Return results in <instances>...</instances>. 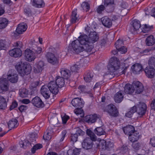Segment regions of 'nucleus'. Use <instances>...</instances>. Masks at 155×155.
I'll use <instances>...</instances> for the list:
<instances>
[{"label":"nucleus","instance_id":"f3484780","mask_svg":"<svg viewBox=\"0 0 155 155\" xmlns=\"http://www.w3.org/2000/svg\"><path fill=\"white\" fill-rule=\"evenodd\" d=\"M131 24L133 28L134 33H139L140 32L139 28L141 27V25L139 21L134 19L131 22Z\"/></svg>","mask_w":155,"mask_h":155},{"label":"nucleus","instance_id":"2f4dec72","mask_svg":"<svg viewBox=\"0 0 155 155\" xmlns=\"http://www.w3.org/2000/svg\"><path fill=\"white\" fill-rule=\"evenodd\" d=\"M60 72L61 76L64 77L65 79H68L70 77L71 75V72L68 69L62 68L61 69Z\"/></svg>","mask_w":155,"mask_h":155},{"label":"nucleus","instance_id":"864d4df0","mask_svg":"<svg viewBox=\"0 0 155 155\" xmlns=\"http://www.w3.org/2000/svg\"><path fill=\"white\" fill-rule=\"evenodd\" d=\"M105 6L101 5L97 7L96 11L98 14H101L105 9Z\"/></svg>","mask_w":155,"mask_h":155},{"label":"nucleus","instance_id":"f03ea898","mask_svg":"<svg viewBox=\"0 0 155 155\" xmlns=\"http://www.w3.org/2000/svg\"><path fill=\"white\" fill-rule=\"evenodd\" d=\"M108 70L114 74L120 75L124 74L125 70L120 68V62L117 58L115 57L110 58L107 65Z\"/></svg>","mask_w":155,"mask_h":155},{"label":"nucleus","instance_id":"79ce46f5","mask_svg":"<svg viewBox=\"0 0 155 155\" xmlns=\"http://www.w3.org/2000/svg\"><path fill=\"white\" fill-rule=\"evenodd\" d=\"M136 112V106H134L132 107L125 114V116L129 118H131L133 115V114Z\"/></svg>","mask_w":155,"mask_h":155},{"label":"nucleus","instance_id":"c03bdc74","mask_svg":"<svg viewBox=\"0 0 155 155\" xmlns=\"http://www.w3.org/2000/svg\"><path fill=\"white\" fill-rule=\"evenodd\" d=\"M149 67L155 68V57L151 56L148 60Z\"/></svg>","mask_w":155,"mask_h":155},{"label":"nucleus","instance_id":"c756f323","mask_svg":"<svg viewBox=\"0 0 155 155\" xmlns=\"http://www.w3.org/2000/svg\"><path fill=\"white\" fill-rule=\"evenodd\" d=\"M124 133L129 136L135 130L134 127L132 125H128L123 128Z\"/></svg>","mask_w":155,"mask_h":155},{"label":"nucleus","instance_id":"c9c22d12","mask_svg":"<svg viewBox=\"0 0 155 155\" xmlns=\"http://www.w3.org/2000/svg\"><path fill=\"white\" fill-rule=\"evenodd\" d=\"M125 92L129 94H132L134 92L135 89L133 85L130 84H126L124 88Z\"/></svg>","mask_w":155,"mask_h":155},{"label":"nucleus","instance_id":"0e129e2a","mask_svg":"<svg viewBox=\"0 0 155 155\" xmlns=\"http://www.w3.org/2000/svg\"><path fill=\"white\" fill-rule=\"evenodd\" d=\"M37 135L35 133H32L30 135V140L32 142L35 141L37 137Z\"/></svg>","mask_w":155,"mask_h":155},{"label":"nucleus","instance_id":"a19ab883","mask_svg":"<svg viewBox=\"0 0 155 155\" xmlns=\"http://www.w3.org/2000/svg\"><path fill=\"white\" fill-rule=\"evenodd\" d=\"M80 149L75 148L73 150H69L67 152L68 155H79L81 151Z\"/></svg>","mask_w":155,"mask_h":155},{"label":"nucleus","instance_id":"e433bc0d","mask_svg":"<svg viewBox=\"0 0 155 155\" xmlns=\"http://www.w3.org/2000/svg\"><path fill=\"white\" fill-rule=\"evenodd\" d=\"M124 96L121 91L117 92L114 96V100L116 102L120 103L123 100Z\"/></svg>","mask_w":155,"mask_h":155},{"label":"nucleus","instance_id":"3c124183","mask_svg":"<svg viewBox=\"0 0 155 155\" xmlns=\"http://www.w3.org/2000/svg\"><path fill=\"white\" fill-rule=\"evenodd\" d=\"M30 144V143L27 140H25L24 141H21L19 142L20 147L24 149L26 148L27 146H28Z\"/></svg>","mask_w":155,"mask_h":155},{"label":"nucleus","instance_id":"4d7b16f0","mask_svg":"<svg viewBox=\"0 0 155 155\" xmlns=\"http://www.w3.org/2000/svg\"><path fill=\"white\" fill-rule=\"evenodd\" d=\"M78 135L77 134H72L71 136V141L73 143L76 142L78 140Z\"/></svg>","mask_w":155,"mask_h":155},{"label":"nucleus","instance_id":"1a4fd4ad","mask_svg":"<svg viewBox=\"0 0 155 155\" xmlns=\"http://www.w3.org/2000/svg\"><path fill=\"white\" fill-rule=\"evenodd\" d=\"M98 145L102 149L110 150L113 148L114 144L110 141L106 142L105 140H103L99 142Z\"/></svg>","mask_w":155,"mask_h":155},{"label":"nucleus","instance_id":"49530a36","mask_svg":"<svg viewBox=\"0 0 155 155\" xmlns=\"http://www.w3.org/2000/svg\"><path fill=\"white\" fill-rule=\"evenodd\" d=\"M81 7L83 10L86 12L88 11L90 9V4L87 2H83L81 4Z\"/></svg>","mask_w":155,"mask_h":155},{"label":"nucleus","instance_id":"72a5a7b5","mask_svg":"<svg viewBox=\"0 0 155 155\" xmlns=\"http://www.w3.org/2000/svg\"><path fill=\"white\" fill-rule=\"evenodd\" d=\"M33 5L36 7L40 8L44 7L45 3L43 0H33Z\"/></svg>","mask_w":155,"mask_h":155},{"label":"nucleus","instance_id":"680f3d73","mask_svg":"<svg viewBox=\"0 0 155 155\" xmlns=\"http://www.w3.org/2000/svg\"><path fill=\"white\" fill-rule=\"evenodd\" d=\"M28 108V107L26 105H22L18 107V109L21 112L24 111Z\"/></svg>","mask_w":155,"mask_h":155},{"label":"nucleus","instance_id":"7c9ffc66","mask_svg":"<svg viewBox=\"0 0 155 155\" xmlns=\"http://www.w3.org/2000/svg\"><path fill=\"white\" fill-rule=\"evenodd\" d=\"M145 42L147 46H152L155 43V38L153 35H150L146 38Z\"/></svg>","mask_w":155,"mask_h":155},{"label":"nucleus","instance_id":"4c0bfd02","mask_svg":"<svg viewBox=\"0 0 155 155\" xmlns=\"http://www.w3.org/2000/svg\"><path fill=\"white\" fill-rule=\"evenodd\" d=\"M55 82L57 84L59 88H61L64 86L65 82L64 79L59 76H57L56 77Z\"/></svg>","mask_w":155,"mask_h":155},{"label":"nucleus","instance_id":"6e6552de","mask_svg":"<svg viewBox=\"0 0 155 155\" xmlns=\"http://www.w3.org/2000/svg\"><path fill=\"white\" fill-rule=\"evenodd\" d=\"M105 111L107 112L111 116L116 117L118 116V112L116 107L113 104H110L107 106Z\"/></svg>","mask_w":155,"mask_h":155},{"label":"nucleus","instance_id":"7ed1b4c3","mask_svg":"<svg viewBox=\"0 0 155 155\" xmlns=\"http://www.w3.org/2000/svg\"><path fill=\"white\" fill-rule=\"evenodd\" d=\"M81 37L86 36L87 38L85 39V50L87 52H91L94 47V43L97 41L99 39V36L97 33L94 31L89 34L88 37L85 34L81 35Z\"/></svg>","mask_w":155,"mask_h":155},{"label":"nucleus","instance_id":"58836bf2","mask_svg":"<svg viewBox=\"0 0 155 155\" xmlns=\"http://www.w3.org/2000/svg\"><path fill=\"white\" fill-rule=\"evenodd\" d=\"M94 132L95 134L98 136H101L105 134V132L101 127H98L94 130Z\"/></svg>","mask_w":155,"mask_h":155},{"label":"nucleus","instance_id":"8fccbe9b","mask_svg":"<svg viewBox=\"0 0 155 155\" xmlns=\"http://www.w3.org/2000/svg\"><path fill=\"white\" fill-rule=\"evenodd\" d=\"M81 66L79 63L75 64L71 66V70L72 72H78L80 69Z\"/></svg>","mask_w":155,"mask_h":155},{"label":"nucleus","instance_id":"de8ad7c7","mask_svg":"<svg viewBox=\"0 0 155 155\" xmlns=\"http://www.w3.org/2000/svg\"><path fill=\"white\" fill-rule=\"evenodd\" d=\"M51 131H49L48 128L47 130V132L45 133L43 136V138L45 140H49L51 138Z\"/></svg>","mask_w":155,"mask_h":155},{"label":"nucleus","instance_id":"393cba45","mask_svg":"<svg viewBox=\"0 0 155 155\" xmlns=\"http://www.w3.org/2000/svg\"><path fill=\"white\" fill-rule=\"evenodd\" d=\"M140 136L139 132L134 130L129 136V139L131 142H136L139 140Z\"/></svg>","mask_w":155,"mask_h":155},{"label":"nucleus","instance_id":"f8f14e48","mask_svg":"<svg viewBox=\"0 0 155 155\" xmlns=\"http://www.w3.org/2000/svg\"><path fill=\"white\" fill-rule=\"evenodd\" d=\"M12 71H8L7 74V80L12 83H15L18 82V75L16 73L12 72Z\"/></svg>","mask_w":155,"mask_h":155},{"label":"nucleus","instance_id":"9d476101","mask_svg":"<svg viewBox=\"0 0 155 155\" xmlns=\"http://www.w3.org/2000/svg\"><path fill=\"white\" fill-rule=\"evenodd\" d=\"M45 57L48 62L53 64L55 65L58 63V59L53 54L48 52L46 53Z\"/></svg>","mask_w":155,"mask_h":155},{"label":"nucleus","instance_id":"2eb2a0df","mask_svg":"<svg viewBox=\"0 0 155 155\" xmlns=\"http://www.w3.org/2000/svg\"><path fill=\"white\" fill-rule=\"evenodd\" d=\"M41 94L46 99L49 98L51 94V92L47 85L42 86L41 89Z\"/></svg>","mask_w":155,"mask_h":155},{"label":"nucleus","instance_id":"423d86ee","mask_svg":"<svg viewBox=\"0 0 155 155\" xmlns=\"http://www.w3.org/2000/svg\"><path fill=\"white\" fill-rule=\"evenodd\" d=\"M136 106V112L140 117H142L146 114L147 110V105L144 103H140Z\"/></svg>","mask_w":155,"mask_h":155},{"label":"nucleus","instance_id":"6e6d98bb","mask_svg":"<svg viewBox=\"0 0 155 155\" xmlns=\"http://www.w3.org/2000/svg\"><path fill=\"white\" fill-rule=\"evenodd\" d=\"M132 142V146L133 148L136 150H139L140 146V144L138 142Z\"/></svg>","mask_w":155,"mask_h":155},{"label":"nucleus","instance_id":"0eeeda50","mask_svg":"<svg viewBox=\"0 0 155 155\" xmlns=\"http://www.w3.org/2000/svg\"><path fill=\"white\" fill-rule=\"evenodd\" d=\"M9 87V82L6 78L3 77L0 78V90L2 93L8 91Z\"/></svg>","mask_w":155,"mask_h":155},{"label":"nucleus","instance_id":"f257e3e1","mask_svg":"<svg viewBox=\"0 0 155 155\" xmlns=\"http://www.w3.org/2000/svg\"><path fill=\"white\" fill-rule=\"evenodd\" d=\"M87 38L86 36L81 37V35L78 39H76L70 43L68 46V51L69 52L78 54L85 50V39Z\"/></svg>","mask_w":155,"mask_h":155},{"label":"nucleus","instance_id":"b1692460","mask_svg":"<svg viewBox=\"0 0 155 155\" xmlns=\"http://www.w3.org/2000/svg\"><path fill=\"white\" fill-rule=\"evenodd\" d=\"M101 21L102 24L106 27L110 28L112 26V21L107 16H104L102 18Z\"/></svg>","mask_w":155,"mask_h":155},{"label":"nucleus","instance_id":"a211bd4d","mask_svg":"<svg viewBox=\"0 0 155 155\" xmlns=\"http://www.w3.org/2000/svg\"><path fill=\"white\" fill-rule=\"evenodd\" d=\"M31 103L34 106L38 108L42 107L44 105L40 98L38 96L34 98L31 101Z\"/></svg>","mask_w":155,"mask_h":155},{"label":"nucleus","instance_id":"bf43d9fd","mask_svg":"<svg viewBox=\"0 0 155 155\" xmlns=\"http://www.w3.org/2000/svg\"><path fill=\"white\" fill-rule=\"evenodd\" d=\"M85 30L87 34H90L91 32H94L93 29L88 25L86 27Z\"/></svg>","mask_w":155,"mask_h":155},{"label":"nucleus","instance_id":"37998d69","mask_svg":"<svg viewBox=\"0 0 155 155\" xmlns=\"http://www.w3.org/2000/svg\"><path fill=\"white\" fill-rule=\"evenodd\" d=\"M19 95L22 97H25L28 94V91L25 88L20 89L19 90Z\"/></svg>","mask_w":155,"mask_h":155},{"label":"nucleus","instance_id":"4be33fe9","mask_svg":"<svg viewBox=\"0 0 155 155\" xmlns=\"http://www.w3.org/2000/svg\"><path fill=\"white\" fill-rule=\"evenodd\" d=\"M44 63L42 61H39L38 63L35 64L34 66V72L35 73L41 72L43 69Z\"/></svg>","mask_w":155,"mask_h":155},{"label":"nucleus","instance_id":"603ef678","mask_svg":"<svg viewBox=\"0 0 155 155\" xmlns=\"http://www.w3.org/2000/svg\"><path fill=\"white\" fill-rule=\"evenodd\" d=\"M43 147L42 145L40 143H38L35 144L31 149V153L34 154L35 153L36 150L40 149Z\"/></svg>","mask_w":155,"mask_h":155},{"label":"nucleus","instance_id":"ddd939ff","mask_svg":"<svg viewBox=\"0 0 155 155\" xmlns=\"http://www.w3.org/2000/svg\"><path fill=\"white\" fill-rule=\"evenodd\" d=\"M72 105L75 107L82 108L83 107L84 101L81 98H75L72 99L71 101Z\"/></svg>","mask_w":155,"mask_h":155},{"label":"nucleus","instance_id":"20e7f679","mask_svg":"<svg viewBox=\"0 0 155 155\" xmlns=\"http://www.w3.org/2000/svg\"><path fill=\"white\" fill-rule=\"evenodd\" d=\"M15 68L18 73L22 77H23L25 74H30L31 70V65L26 62H18L15 65Z\"/></svg>","mask_w":155,"mask_h":155},{"label":"nucleus","instance_id":"9b49d317","mask_svg":"<svg viewBox=\"0 0 155 155\" xmlns=\"http://www.w3.org/2000/svg\"><path fill=\"white\" fill-rule=\"evenodd\" d=\"M47 85L51 93L55 94H58L59 87L55 81H50Z\"/></svg>","mask_w":155,"mask_h":155},{"label":"nucleus","instance_id":"09e8293b","mask_svg":"<svg viewBox=\"0 0 155 155\" xmlns=\"http://www.w3.org/2000/svg\"><path fill=\"white\" fill-rule=\"evenodd\" d=\"M104 5L105 7L111 6L114 9V0H104Z\"/></svg>","mask_w":155,"mask_h":155},{"label":"nucleus","instance_id":"a18cd8bd","mask_svg":"<svg viewBox=\"0 0 155 155\" xmlns=\"http://www.w3.org/2000/svg\"><path fill=\"white\" fill-rule=\"evenodd\" d=\"M115 47L118 51H121V49L120 48L124 46V42L122 40H118L115 43Z\"/></svg>","mask_w":155,"mask_h":155},{"label":"nucleus","instance_id":"473e14b6","mask_svg":"<svg viewBox=\"0 0 155 155\" xmlns=\"http://www.w3.org/2000/svg\"><path fill=\"white\" fill-rule=\"evenodd\" d=\"M7 103L6 99L3 96H0V109L5 110L7 108Z\"/></svg>","mask_w":155,"mask_h":155},{"label":"nucleus","instance_id":"13d9d810","mask_svg":"<svg viewBox=\"0 0 155 155\" xmlns=\"http://www.w3.org/2000/svg\"><path fill=\"white\" fill-rule=\"evenodd\" d=\"M18 106L17 102L16 101H14L12 103V104L11 105L9 110H11L14 109L15 108L17 107Z\"/></svg>","mask_w":155,"mask_h":155},{"label":"nucleus","instance_id":"39448f33","mask_svg":"<svg viewBox=\"0 0 155 155\" xmlns=\"http://www.w3.org/2000/svg\"><path fill=\"white\" fill-rule=\"evenodd\" d=\"M87 134L90 138L87 137L82 143V146L83 148L88 150L91 149L93 146V141H95L96 137L94 134L91 130H87Z\"/></svg>","mask_w":155,"mask_h":155},{"label":"nucleus","instance_id":"a878e982","mask_svg":"<svg viewBox=\"0 0 155 155\" xmlns=\"http://www.w3.org/2000/svg\"><path fill=\"white\" fill-rule=\"evenodd\" d=\"M93 76V72L90 70H88L85 73L84 79L86 82H90L91 81Z\"/></svg>","mask_w":155,"mask_h":155},{"label":"nucleus","instance_id":"6ab92c4d","mask_svg":"<svg viewBox=\"0 0 155 155\" xmlns=\"http://www.w3.org/2000/svg\"><path fill=\"white\" fill-rule=\"evenodd\" d=\"M97 118V114L88 115L85 116V120L87 123L92 124L95 123Z\"/></svg>","mask_w":155,"mask_h":155},{"label":"nucleus","instance_id":"5fc2aeb1","mask_svg":"<svg viewBox=\"0 0 155 155\" xmlns=\"http://www.w3.org/2000/svg\"><path fill=\"white\" fill-rule=\"evenodd\" d=\"M61 117L62 118V123L64 124H66L67 121L69 119V117L68 116L66 115L65 114L64 115H61Z\"/></svg>","mask_w":155,"mask_h":155},{"label":"nucleus","instance_id":"5701e85b","mask_svg":"<svg viewBox=\"0 0 155 155\" xmlns=\"http://www.w3.org/2000/svg\"><path fill=\"white\" fill-rule=\"evenodd\" d=\"M144 71L146 76L148 78H152L154 77L155 68L147 67L145 68Z\"/></svg>","mask_w":155,"mask_h":155},{"label":"nucleus","instance_id":"412c9836","mask_svg":"<svg viewBox=\"0 0 155 155\" xmlns=\"http://www.w3.org/2000/svg\"><path fill=\"white\" fill-rule=\"evenodd\" d=\"M27 28V26L26 24L23 23H20L17 27L16 31L19 34H21L25 32Z\"/></svg>","mask_w":155,"mask_h":155},{"label":"nucleus","instance_id":"dca6fc26","mask_svg":"<svg viewBox=\"0 0 155 155\" xmlns=\"http://www.w3.org/2000/svg\"><path fill=\"white\" fill-rule=\"evenodd\" d=\"M34 52L29 49H27L25 51V57L26 60L29 61H34L35 56Z\"/></svg>","mask_w":155,"mask_h":155},{"label":"nucleus","instance_id":"f704fd0d","mask_svg":"<svg viewBox=\"0 0 155 155\" xmlns=\"http://www.w3.org/2000/svg\"><path fill=\"white\" fill-rule=\"evenodd\" d=\"M78 16L77 14V9H74L72 12L71 16V23H74L78 21Z\"/></svg>","mask_w":155,"mask_h":155},{"label":"nucleus","instance_id":"338daca9","mask_svg":"<svg viewBox=\"0 0 155 155\" xmlns=\"http://www.w3.org/2000/svg\"><path fill=\"white\" fill-rule=\"evenodd\" d=\"M67 133V131L65 130H64L62 131L61 133V137L60 140V142H62L64 140Z\"/></svg>","mask_w":155,"mask_h":155},{"label":"nucleus","instance_id":"e2e57ef3","mask_svg":"<svg viewBox=\"0 0 155 155\" xmlns=\"http://www.w3.org/2000/svg\"><path fill=\"white\" fill-rule=\"evenodd\" d=\"M14 46L17 47L18 48H20L22 47V42L20 41H18L15 43L13 45Z\"/></svg>","mask_w":155,"mask_h":155},{"label":"nucleus","instance_id":"69168bd1","mask_svg":"<svg viewBox=\"0 0 155 155\" xmlns=\"http://www.w3.org/2000/svg\"><path fill=\"white\" fill-rule=\"evenodd\" d=\"M39 82L38 81H36L33 82L31 85V89L35 88L39 84Z\"/></svg>","mask_w":155,"mask_h":155},{"label":"nucleus","instance_id":"ea45409f","mask_svg":"<svg viewBox=\"0 0 155 155\" xmlns=\"http://www.w3.org/2000/svg\"><path fill=\"white\" fill-rule=\"evenodd\" d=\"M8 20L5 18H0V29L5 28L8 24Z\"/></svg>","mask_w":155,"mask_h":155},{"label":"nucleus","instance_id":"bb28decb","mask_svg":"<svg viewBox=\"0 0 155 155\" xmlns=\"http://www.w3.org/2000/svg\"><path fill=\"white\" fill-rule=\"evenodd\" d=\"M142 68V65L136 63L133 65L131 69L134 73L137 74L139 73Z\"/></svg>","mask_w":155,"mask_h":155},{"label":"nucleus","instance_id":"aec40b11","mask_svg":"<svg viewBox=\"0 0 155 155\" xmlns=\"http://www.w3.org/2000/svg\"><path fill=\"white\" fill-rule=\"evenodd\" d=\"M22 51L20 48H15L10 50L9 51V55L12 57L17 58L21 55Z\"/></svg>","mask_w":155,"mask_h":155},{"label":"nucleus","instance_id":"052dcab7","mask_svg":"<svg viewBox=\"0 0 155 155\" xmlns=\"http://www.w3.org/2000/svg\"><path fill=\"white\" fill-rule=\"evenodd\" d=\"M34 51H35V53L37 54H40L42 51V49L41 48L39 47H37L34 49Z\"/></svg>","mask_w":155,"mask_h":155},{"label":"nucleus","instance_id":"c85d7f7f","mask_svg":"<svg viewBox=\"0 0 155 155\" xmlns=\"http://www.w3.org/2000/svg\"><path fill=\"white\" fill-rule=\"evenodd\" d=\"M8 127L10 129L9 130L12 128L17 127L18 125V120L16 119H13L10 120L8 123Z\"/></svg>","mask_w":155,"mask_h":155},{"label":"nucleus","instance_id":"cd10ccee","mask_svg":"<svg viewBox=\"0 0 155 155\" xmlns=\"http://www.w3.org/2000/svg\"><path fill=\"white\" fill-rule=\"evenodd\" d=\"M153 28V25H150L148 24H143L141 26V32L144 33H149L152 31Z\"/></svg>","mask_w":155,"mask_h":155},{"label":"nucleus","instance_id":"4468645a","mask_svg":"<svg viewBox=\"0 0 155 155\" xmlns=\"http://www.w3.org/2000/svg\"><path fill=\"white\" fill-rule=\"evenodd\" d=\"M133 86L136 90V93L137 94L141 93L143 90L144 87L142 84L138 81H134L133 83Z\"/></svg>","mask_w":155,"mask_h":155},{"label":"nucleus","instance_id":"774afa93","mask_svg":"<svg viewBox=\"0 0 155 155\" xmlns=\"http://www.w3.org/2000/svg\"><path fill=\"white\" fill-rule=\"evenodd\" d=\"M81 108L78 107L77 109L74 110V113L77 115L81 114L83 112V111L80 109Z\"/></svg>","mask_w":155,"mask_h":155}]
</instances>
